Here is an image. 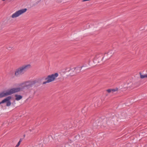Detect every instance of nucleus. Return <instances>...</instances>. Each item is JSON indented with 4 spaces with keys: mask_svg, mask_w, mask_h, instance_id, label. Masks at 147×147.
Segmentation results:
<instances>
[{
    "mask_svg": "<svg viewBox=\"0 0 147 147\" xmlns=\"http://www.w3.org/2000/svg\"><path fill=\"white\" fill-rule=\"evenodd\" d=\"M108 55H106L105 56H104V57H103L102 58V59H101V60H102V59H103V58H104V57H105L107 59H109V57H107V56Z\"/></svg>",
    "mask_w": 147,
    "mask_h": 147,
    "instance_id": "obj_15",
    "label": "nucleus"
},
{
    "mask_svg": "<svg viewBox=\"0 0 147 147\" xmlns=\"http://www.w3.org/2000/svg\"><path fill=\"white\" fill-rule=\"evenodd\" d=\"M20 142H18V143L17 144V145L15 147H18L20 145Z\"/></svg>",
    "mask_w": 147,
    "mask_h": 147,
    "instance_id": "obj_16",
    "label": "nucleus"
},
{
    "mask_svg": "<svg viewBox=\"0 0 147 147\" xmlns=\"http://www.w3.org/2000/svg\"><path fill=\"white\" fill-rule=\"evenodd\" d=\"M58 73H56L54 74H53L48 75L47 77L45 78V80H47L49 82H50L54 81L55 78L58 76Z\"/></svg>",
    "mask_w": 147,
    "mask_h": 147,
    "instance_id": "obj_3",
    "label": "nucleus"
},
{
    "mask_svg": "<svg viewBox=\"0 0 147 147\" xmlns=\"http://www.w3.org/2000/svg\"><path fill=\"white\" fill-rule=\"evenodd\" d=\"M70 74L71 76H73L74 75V74H71V73Z\"/></svg>",
    "mask_w": 147,
    "mask_h": 147,
    "instance_id": "obj_20",
    "label": "nucleus"
},
{
    "mask_svg": "<svg viewBox=\"0 0 147 147\" xmlns=\"http://www.w3.org/2000/svg\"><path fill=\"white\" fill-rule=\"evenodd\" d=\"M84 66H81V67H80H80H79V70L80 71L81 70V69L83 67H84Z\"/></svg>",
    "mask_w": 147,
    "mask_h": 147,
    "instance_id": "obj_17",
    "label": "nucleus"
},
{
    "mask_svg": "<svg viewBox=\"0 0 147 147\" xmlns=\"http://www.w3.org/2000/svg\"><path fill=\"white\" fill-rule=\"evenodd\" d=\"M2 1H5V0H2Z\"/></svg>",
    "mask_w": 147,
    "mask_h": 147,
    "instance_id": "obj_23",
    "label": "nucleus"
},
{
    "mask_svg": "<svg viewBox=\"0 0 147 147\" xmlns=\"http://www.w3.org/2000/svg\"><path fill=\"white\" fill-rule=\"evenodd\" d=\"M25 134H24V135H23V136H24V137H25Z\"/></svg>",
    "mask_w": 147,
    "mask_h": 147,
    "instance_id": "obj_21",
    "label": "nucleus"
},
{
    "mask_svg": "<svg viewBox=\"0 0 147 147\" xmlns=\"http://www.w3.org/2000/svg\"><path fill=\"white\" fill-rule=\"evenodd\" d=\"M49 83V82L47 80L46 81H45L44 82H43V84H46V83Z\"/></svg>",
    "mask_w": 147,
    "mask_h": 147,
    "instance_id": "obj_13",
    "label": "nucleus"
},
{
    "mask_svg": "<svg viewBox=\"0 0 147 147\" xmlns=\"http://www.w3.org/2000/svg\"><path fill=\"white\" fill-rule=\"evenodd\" d=\"M76 67H74V70L73 71H74L76 69Z\"/></svg>",
    "mask_w": 147,
    "mask_h": 147,
    "instance_id": "obj_19",
    "label": "nucleus"
},
{
    "mask_svg": "<svg viewBox=\"0 0 147 147\" xmlns=\"http://www.w3.org/2000/svg\"><path fill=\"white\" fill-rule=\"evenodd\" d=\"M7 49L9 50L10 51L11 49H12L13 48V47H11L10 46H8L6 47Z\"/></svg>",
    "mask_w": 147,
    "mask_h": 147,
    "instance_id": "obj_11",
    "label": "nucleus"
},
{
    "mask_svg": "<svg viewBox=\"0 0 147 147\" xmlns=\"http://www.w3.org/2000/svg\"><path fill=\"white\" fill-rule=\"evenodd\" d=\"M15 97H16L15 99L16 100H19L21 99L22 98V96L17 94L15 95Z\"/></svg>",
    "mask_w": 147,
    "mask_h": 147,
    "instance_id": "obj_6",
    "label": "nucleus"
},
{
    "mask_svg": "<svg viewBox=\"0 0 147 147\" xmlns=\"http://www.w3.org/2000/svg\"><path fill=\"white\" fill-rule=\"evenodd\" d=\"M22 138H21L20 139V141L19 142L21 143V142L22 141Z\"/></svg>",
    "mask_w": 147,
    "mask_h": 147,
    "instance_id": "obj_18",
    "label": "nucleus"
},
{
    "mask_svg": "<svg viewBox=\"0 0 147 147\" xmlns=\"http://www.w3.org/2000/svg\"><path fill=\"white\" fill-rule=\"evenodd\" d=\"M107 91L108 93H110L112 92V90L111 89H108L107 90Z\"/></svg>",
    "mask_w": 147,
    "mask_h": 147,
    "instance_id": "obj_14",
    "label": "nucleus"
},
{
    "mask_svg": "<svg viewBox=\"0 0 147 147\" xmlns=\"http://www.w3.org/2000/svg\"><path fill=\"white\" fill-rule=\"evenodd\" d=\"M70 69L69 71H70L72 69Z\"/></svg>",
    "mask_w": 147,
    "mask_h": 147,
    "instance_id": "obj_22",
    "label": "nucleus"
},
{
    "mask_svg": "<svg viewBox=\"0 0 147 147\" xmlns=\"http://www.w3.org/2000/svg\"><path fill=\"white\" fill-rule=\"evenodd\" d=\"M27 10V9L25 8L18 10L13 13L11 16V17L13 18H14L18 17L20 15L26 12Z\"/></svg>",
    "mask_w": 147,
    "mask_h": 147,
    "instance_id": "obj_5",
    "label": "nucleus"
},
{
    "mask_svg": "<svg viewBox=\"0 0 147 147\" xmlns=\"http://www.w3.org/2000/svg\"><path fill=\"white\" fill-rule=\"evenodd\" d=\"M92 56H89L86 59V61H88V62L89 63L90 61V59H91V57Z\"/></svg>",
    "mask_w": 147,
    "mask_h": 147,
    "instance_id": "obj_10",
    "label": "nucleus"
},
{
    "mask_svg": "<svg viewBox=\"0 0 147 147\" xmlns=\"http://www.w3.org/2000/svg\"><path fill=\"white\" fill-rule=\"evenodd\" d=\"M113 53H111V51H109L107 53H105V56L106 55H107L109 56V58H110V57H111L112 55L113 54Z\"/></svg>",
    "mask_w": 147,
    "mask_h": 147,
    "instance_id": "obj_7",
    "label": "nucleus"
},
{
    "mask_svg": "<svg viewBox=\"0 0 147 147\" xmlns=\"http://www.w3.org/2000/svg\"><path fill=\"white\" fill-rule=\"evenodd\" d=\"M30 67V65H23L17 69L15 72V75L18 77L20 75H22Z\"/></svg>",
    "mask_w": 147,
    "mask_h": 147,
    "instance_id": "obj_2",
    "label": "nucleus"
},
{
    "mask_svg": "<svg viewBox=\"0 0 147 147\" xmlns=\"http://www.w3.org/2000/svg\"><path fill=\"white\" fill-rule=\"evenodd\" d=\"M41 80L40 79L30 80L26 81L22 84L21 87L13 88L6 91L0 92V98L9 95L16 92L28 90L34 87H36L40 85Z\"/></svg>",
    "mask_w": 147,
    "mask_h": 147,
    "instance_id": "obj_1",
    "label": "nucleus"
},
{
    "mask_svg": "<svg viewBox=\"0 0 147 147\" xmlns=\"http://www.w3.org/2000/svg\"><path fill=\"white\" fill-rule=\"evenodd\" d=\"M139 74L140 75V77L141 79H143L145 78H147V74L145 75H142L140 72L139 73Z\"/></svg>",
    "mask_w": 147,
    "mask_h": 147,
    "instance_id": "obj_9",
    "label": "nucleus"
},
{
    "mask_svg": "<svg viewBox=\"0 0 147 147\" xmlns=\"http://www.w3.org/2000/svg\"><path fill=\"white\" fill-rule=\"evenodd\" d=\"M111 89L112 90V92H114L117 91L118 90V88H116L115 89Z\"/></svg>",
    "mask_w": 147,
    "mask_h": 147,
    "instance_id": "obj_12",
    "label": "nucleus"
},
{
    "mask_svg": "<svg viewBox=\"0 0 147 147\" xmlns=\"http://www.w3.org/2000/svg\"><path fill=\"white\" fill-rule=\"evenodd\" d=\"M102 55V54H96L95 57L94 58V60L99 58L100 57H101Z\"/></svg>",
    "mask_w": 147,
    "mask_h": 147,
    "instance_id": "obj_8",
    "label": "nucleus"
},
{
    "mask_svg": "<svg viewBox=\"0 0 147 147\" xmlns=\"http://www.w3.org/2000/svg\"><path fill=\"white\" fill-rule=\"evenodd\" d=\"M11 98V96H8L7 97L0 102V105L1 104L6 103V106L7 107L9 106L11 104L10 101V100Z\"/></svg>",
    "mask_w": 147,
    "mask_h": 147,
    "instance_id": "obj_4",
    "label": "nucleus"
}]
</instances>
